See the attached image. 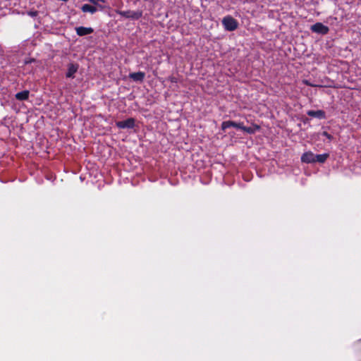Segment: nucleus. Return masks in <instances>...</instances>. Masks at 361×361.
<instances>
[{
	"instance_id": "1",
	"label": "nucleus",
	"mask_w": 361,
	"mask_h": 361,
	"mask_svg": "<svg viewBox=\"0 0 361 361\" xmlns=\"http://www.w3.org/2000/svg\"><path fill=\"white\" fill-rule=\"evenodd\" d=\"M222 25L227 31H234L238 27V22L231 16H225L222 20Z\"/></svg>"
},
{
	"instance_id": "2",
	"label": "nucleus",
	"mask_w": 361,
	"mask_h": 361,
	"mask_svg": "<svg viewBox=\"0 0 361 361\" xmlns=\"http://www.w3.org/2000/svg\"><path fill=\"white\" fill-rule=\"evenodd\" d=\"M118 13L122 17L126 18H130L133 20H138L142 16V12L140 11H120L118 12Z\"/></svg>"
},
{
	"instance_id": "3",
	"label": "nucleus",
	"mask_w": 361,
	"mask_h": 361,
	"mask_svg": "<svg viewBox=\"0 0 361 361\" xmlns=\"http://www.w3.org/2000/svg\"><path fill=\"white\" fill-rule=\"evenodd\" d=\"M310 30L312 32L325 35L329 33V28L328 26L324 25L322 23H316L310 27Z\"/></svg>"
},
{
	"instance_id": "4",
	"label": "nucleus",
	"mask_w": 361,
	"mask_h": 361,
	"mask_svg": "<svg viewBox=\"0 0 361 361\" xmlns=\"http://www.w3.org/2000/svg\"><path fill=\"white\" fill-rule=\"evenodd\" d=\"M116 126L120 129H132L135 126V119L128 118L126 120L116 122Z\"/></svg>"
},
{
	"instance_id": "5",
	"label": "nucleus",
	"mask_w": 361,
	"mask_h": 361,
	"mask_svg": "<svg viewBox=\"0 0 361 361\" xmlns=\"http://www.w3.org/2000/svg\"><path fill=\"white\" fill-rule=\"evenodd\" d=\"M79 68V65L75 63H70L68 65V71L66 73V78H73L75 77V73L78 71Z\"/></svg>"
},
{
	"instance_id": "6",
	"label": "nucleus",
	"mask_w": 361,
	"mask_h": 361,
	"mask_svg": "<svg viewBox=\"0 0 361 361\" xmlns=\"http://www.w3.org/2000/svg\"><path fill=\"white\" fill-rule=\"evenodd\" d=\"M315 154L309 151L305 152L301 157V161L307 164H313L314 163Z\"/></svg>"
},
{
	"instance_id": "7",
	"label": "nucleus",
	"mask_w": 361,
	"mask_h": 361,
	"mask_svg": "<svg viewBox=\"0 0 361 361\" xmlns=\"http://www.w3.org/2000/svg\"><path fill=\"white\" fill-rule=\"evenodd\" d=\"M75 32L78 36L82 37V36L92 34L94 32V30L92 27H83V26H80V27H75Z\"/></svg>"
},
{
	"instance_id": "8",
	"label": "nucleus",
	"mask_w": 361,
	"mask_h": 361,
	"mask_svg": "<svg viewBox=\"0 0 361 361\" xmlns=\"http://www.w3.org/2000/svg\"><path fill=\"white\" fill-rule=\"evenodd\" d=\"M307 114L309 116L317 118L319 119H325L326 118V113L323 110H309L307 111Z\"/></svg>"
},
{
	"instance_id": "9",
	"label": "nucleus",
	"mask_w": 361,
	"mask_h": 361,
	"mask_svg": "<svg viewBox=\"0 0 361 361\" xmlns=\"http://www.w3.org/2000/svg\"><path fill=\"white\" fill-rule=\"evenodd\" d=\"M145 77V73L144 72H141V71L136 72V73H131L129 74V78L136 82H142Z\"/></svg>"
},
{
	"instance_id": "10",
	"label": "nucleus",
	"mask_w": 361,
	"mask_h": 361,
	"mask_svg": "<svg viewBox=\"0 0 361 361\" xmlns=\"http://www.w3.org/2000/svg\"><path fill=\"white\" fill-rule=\"evenodd\" d=\"M30 92L23 90L16 94L15 97L17 100L25 101L29 98Z\"/></svg>"
},
{
	"instance_id": "11",
	"label": "nucleus",
	"mask_w": 361,
	"mask_h": 361,
	"mask_svg": "<svg viewBox=\"0 0 361 361\" xmlns=\"http://www.w3.org/2000/svg\"><path fill=\"white\" fill-rule=\"evenodd\" d=\"M81 10L84 13L89 12L90 13H94L97 11V8L94 6L85 4L82 6Z\"/></svg>"
},
{
	"instance_id": "12",
	"label": "nucleus",
	"mask_w": 361,
	"mask_h": 361,
	"mask_svg": "<svg viewBox=\"0 0 361 361\" xmlns=\"http://www.w3.org/2000/svg\"><path fill=\"white\" fill-rule=\"evenodd\" d=\"M329 157V154L324 153L322 154H315L314 163L318 162L320 164L324 163Z\"/></svg>"
},
{
	"instance_id": "13",
	"label": "nucleus",
	"mask_w": 361,
	"mask_h": 361,
	"mask_svg": "<svg viewBox=\"0 0 361 361\" xmlns=\"http://www.w3.org/2000/svg\"><path fill=\"white\" fill-rule=\"evenodd\" d=\"M236 126L237 122L233 121H226L221 123V129L225 131L227 128L231 127L236 128Z\"/></svg>"
},
{
	"instance_id": "14",
	"label": "nucleus",
	"mask_w": 361,
	"mask_h": 361,
	"mask_svg": "<svg viewBox=\"0 0 361 361\" xmlns=\"http://www.w3.org/2000/svg\"><path fill=\"white\" fill-rule=\"evenodd\" d=\"M260 130V126L257 124H252L250 127H245V132L248 134H254Z\"/></svg>"
},
{
	"instance_id": "15",
	"label": "nucleus",
	"mask_w": 361,
	"mask_h": 361,
	"mask_svg": "<svg viewBox=\"0 0 361 361\" xmlns=\"http://www.w3.org/2000/svg\"><path fill=\"white\" fill-rule=\"evenodd\" d=\"M91 4H94L95 6H97L100 10H103L104 8V6L102 5L100 3H105V0H88Z\"/></svg>"
},
{
	"instance_id": "16",
	"label": "nucleus",
	"mask_w": 361,
	"mask_h": 361,
	"mask_svg": "<svg viewBox=\"0 0 361 361\" xmlns=\"http://www.w3.org/2000/svg\"><path fill=\"white\" fill-rule=\"evenodd\" d=\"M322 135L326 137L329 140H332L334 138L333 136L326 131H324L322 133Z\"/></svg>"
},
{
	"instance_id": "17",
	"label": "nucleus",
	"mask_w": 361,
	"mask_h": 361,
	"mask_svg": "<svg viewBox=\"0 0 361 361\" xmlns=\"http://www.w3.org/2000/svg\"><path fill=\"white\" fill-rule=\"evenodd\" d=\"M245 127H246V126H245L243 125V123H242V122L237 123L236 128H239V129H241V130H243V131H245Z\"/></svg>"
},
{
	"instance_id": "18",
	"label": "nucleus",
	"mask_w": 361,
	"mask_h": 361,
	"mask_svg": "<svg viewBox=\"0 0 361 361\" xmlns=\"http://www.w3.org/2000/svg\"><path fill=\"white\" fill-rule=\"evenodd\" d=\"M28 15L31 17H36L38 15V12L37 11H30L28 12Z\"/></svg>"
},
{
	"instance_id": "19",
	"label": "nucleus",
	"mask_w": 361,
	"mask_h": 361,
	"mask_svg": "<svg viewBox=\"0 0 361 361\" xmlns=\"http://www.w3.org/2000/svg\"><path fill=\"white\" fill-rule=\"evenodd\" d=\"M169 80L171 81V82H177V81H178L177 78L174 76L169 77Z\"/></svg>"
},
{
	"instance_id": "20",
	"label": "nucleus",
	"mask_w": 361,
	"mask_h": 361,
	"mask_svg": "<svg viewBox=\"0 0 361 361\" xmlns=\"http://www.w3.org/2000/svg\"><path fill=\"white\" fill-rule=\"evenodd\" d=\"M35 59H30V61H26L25 63H31L32 61H34Z\"/></svg>"
}]
</instances>
